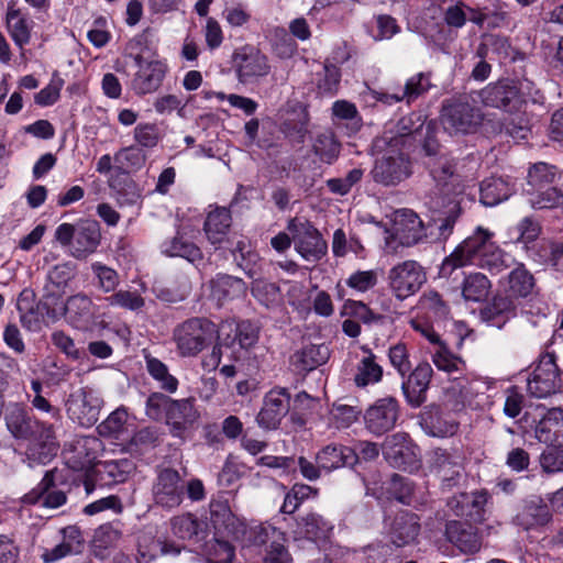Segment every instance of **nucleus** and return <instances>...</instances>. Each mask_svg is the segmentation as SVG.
Segmentation results:
<instances>
[{
	"label": "nucleus",
	"instance_id": "20",
	"mask_svg": "<svg viewBox=\"0 0 563 563\" xmlns=\"http://www.w3.org/2000/svg\"><path fill=\"white\" fill-rule=\"evenodd\" d=\"M482 101L489 107L504 109L508 112L519 110L523 103V97L516 85L498 82L483 89Z\"/></svg>",
	"mask_w": 563,
	"mask_h": 563
},
{
	"label": "nucleus",
	"instance_id": "50",
	"mask_svg": "<svg viewBox=\"0 0 563 563\" xmlns=\"http://www.w3.org/2000/svg\"><path fill=\"white\" fill-rule=\"evenodd\" d=\"M43 291L40 305L49 318L54 320L60 318L63 316L65 303L62 301V298L65 295L66 289L45 284Z\"/></svg>",
	"mask_w": 563,
	"mask_h": 563
},
{
	"label": "nucleus",
	"instance_id": "17",
	"mask_svg": "<svg viewBox=\"0 0 563 563\" xmlns=\"http://www.w3.org/2000/svg\"><path fill=\"white\" fill-rule=\"evenodd\" d=\"M427 229L430 230V235L438 240L437 230L429 228V223L426 228L418 214L412 210L402 209L395 214L394 230L402 245L410 246L427 238ZM439 241L441 240L439 239Z\"/></svg>",
	"mask_w": 563,
	"mask_h": 563
},
{
	"label": "nucleus",
	"instance_id": "40",
	"mask_svg": "<svg viewBox=\"0 0 563 563\" xmlns=\"http://www.w3.org/2000/svg\"><path fill=\"white\" fill-rule=\"evenodd\" d=\"M170 525L173 533L181 540L199 541L203 533V523L192 514L176 516Z\"/></svg>",
	"mask_w": 563,
	"mask_h": 563
},
{
	"label": "nucleus",
	"instance_id": "62",
	"mask_svg": "<svg viewBox=\"0 0 563 563\" xmlns=\"http://www.w3.org/2000/svg\"><path fill=\"white\" fill-rule=\"evenodd\" d=\"M91 269L104 292L113 291L119 285V275L113 268L97 262L91 265Z\"/></svg>",
	"mask_w": 563,
	"mask_h": 563
},
{
	"label": "nucleus",
	"instance_id": "34",
	"mask_svg": "<svg viewBox=\"0 0 563 563\" xmlns=\"http://www.w3.org/2000/svg\"><path fill=\"white\" fill-rule=\"evenodd\" d=\"M199 418V413L194 406L192 398L174 400L170 398L167 422L172 423L178 430L191 426Z\"/></svg>",
	"mask_w": 563,
	"mask_h": 563
},
{
	"label": "nucleus",
	"instance_id": "5",
	"mask_svg": "<svg viewBox=\"0 0 563 563\" xmlns=\"http://www.w3.org/2000/svg\"><path fill=\"white\" fill-rule=\"evenodd\" d=\"M382 153L377 157L371 172L375 183L384 186H396L411 175V163L400 147L388 145L384 150H375Z\"/></svg>",
	"mask_w": 563,
	"mask_h": 563
},
{
	"label": "nucleus",
	"instance_id": "51",
	"mask_svg": "<svg viewBox=\"0 0 563 563\" xmlns=\"http://www.w3.org/2000/svg\"><path fill=\"white\" fill-rule=\"evenodd\" d=\"M341 80V71L340 68L330 63L329 59L325 60L323 65L322 73L318 74L317 79V89L320 95H329L333 96L338 92Z\"/></svg>",
	"mask_w": 563,
	"mask_h": 563
},
{
	"label": "nucleus",
	"instance_id": "31",
	"mask_svg": "<svg viewBox=\"0 0 563 563\" xmlns=\"http://www.w3.org/2000/svg\"><path fill=\"white\" fill-rule=\"evenodd\" d=\"M418 313L440 323L449 319L450 307L443 300L442 296L434 290H429L422 294L417 305Z\"/></svg>",
	"mask_w": 563,
	"mask_h": 563
},
{
	"label": "nucleus",
	"instance_id": "57",
	"mask_svg": "<svg viewBox=\"0 0 563 563\" xmlns=\"http://www.w3.org/2000/svg\"><path fill=\"white\" fill-rule=\"evenodd\" d=\"M306 538L310 540H317L327 537V533L331 529L330 525L317 514H308L300 521Z\"/></svg>",
	"mask_w": 563,
	"mask_h": 563
},
{
	"label": "nucleus",
	"instance_id": "23",
	"mask_svg": "<svg viewBox=\"0 0 563 563\" xmlns=\"http://www.w3.org/2000/svg\"><path fill=\"white\" fill-rule=\"evenodd\" d=\"M54 487V472L47 471L38 483L30 493L23 497L24 504L36 505L47 509H56L66 503V495L63 490L52 489Z\"/></svg>",
	"mask_w": 563,
	"mask_h": 563
},
{
	"label": "nucleus",
	"instance_id": "64",
	"mask_svg": "<svg viewBox=\"0 0 563 563\" xmlns=\"http://www.w3.org/2000/svg\"><path fill=\"white\" fill-rule=\"evenodd\" d=\"M361 411L353 406L344 404H334L331 410V417L338 428H349L354 423Z\"/></svg>",
	"mask_w": 563,
	"mask_h": 563
},
{
	"label": "nucleus",
	"instance_id": "22",
	"mask_svg": "<svg viewBox=\"0 0 563 563\" xmlns=\"http://www.w3.org/2000/svg\"><path fill=\"white\" fill-rule=\"evenodd\" d=\"M95 314L96 306L91 298L84 292L68 297L64 303L63 316L74 328L86 329L93 322Z\"/></svg>",
	"mask_w": 563,
	"mask_h": 563
},
{
	"label": "nucleus",
	"instance_id": "25",
	"mask_svg": "<svg viewBox=\"0 0 563 563\" xmlns=\"http://www.w3.org/2000/svg\"><path fill=\"white\" fill-rule=\"evenodd\" d=\"M536 438L552 448L563 446V410L551 408L536 427Z\"/></svg>",
	"mask_w": 563,
	"mask_h": 563
},
{
	"label": "nucleus",
	"instance_id": "43",
	"mask_svg": "<svg viewBox=\"0 0 563 563\" xmlns=\"http://www.w3.org/2000/svg\"><path fill=\"white\" fill-rule=\"evenodd\" d=\"M561 177L560 172L553 165L539 162L532 165L528 172V188L530 190L543 189L554 184Z\"/></svg>",
	"mask_w": 563,
	"mask_h": 563
},
{
	"label": "nucleus",
	"instance_id": "7",
	"mask_svg": "<svg viewBox=\"0 0 563 563\" xmlns=\"http://www.w3.org/2000/svg\"><path fill=\"white\" fill-rule=\"evenodd\" d=\"M563 386L562 374L552 354L541 356L538 365L528 378L527 389L537 398H544L561 390Z\"/></svg>",
	"mask_w": 563,
	"mask_h": 563
},
{
	"label": "nucleus",
	"instance_id": "39",
	"mask_svg": "<svg viewBox=\"0 0 563 563\" xmlns=\"http://www.w3.org/2000/svg\"><path fill=\"white\" fill-rule=\"evenodd\" d=\"M353 451L346 446L330 444L317 454V463L327 472H331L351 463Z\"/></svg>",
	"mask_w": 563,
	"mask_h": 563
},
{
	"label": "nucleus",
	"instance_id": "28",
	"mask_svg": "<svg viewBox=\"0 0 563 563\" xmlns=\"http://www.w3.org/2000/svg\"><path fill=\"white\" fill-rule=\"evenodd\" d=\"M487 503V494L476 492L460 494L449 499L448 507L455 516L466 517L474 521L483 519L484 507Z\"/></svg>",
	"mask_w": 563,
	"mask_h": 563
},
{
	"label": "nucleus",
	"instance_id": "8",
	"mask_svg": "<svg viewBox=\"0 0 563 563\" xmlns=\"http://www.w3.org/2000/svg\"><path fill=\"white\" fill-rule=\"evenodd\" d=\"M101 406V398L92 389L78 388L68 396L66 412L73 421L89 428L99 420Z\"/></svg>",
	"mask_w": 563,
	"mask_h": 563
},
{
	"label": "nucleus",
	"instance_id": "14",
	"mask_svg": "<svg viewBox=\"0 0 563 563\" xmlns=\"http://www.w3.org/2000/svg\"><path fill=\"white\" fill-rule=\"evenodd\" d=\"M233 64L239 81L247 84L268 75L271 66L267 57L253 46H243L233 54Z\"/></svg>",
	"mask_w": 563,
	"mask_h": 563
},
{
	"label": "nucleus",
	"instance_id": "32",
	"mask_svg": "<svg viewBox=\"0 0 563 563\" xmlns=\"http://www.w3.org/2000/svg\"><path fill=\"white\" fill-rule=\"evenodd\" d=\"M382 450L384 457L393 467L405 466L411 454L408 435L401 432L387 437L383 442Z\"/></svg>",
	"mask_w": 563,
	"mask_h": 563
},
{
	"label": "nucleus",
	"instance_id": "6",
	"mask_svg": "<svg viewBox=\"0 0 563 563\" xmlns=\"http://www.w3.org/2000/svg\"><path fill=\"white\" fill-rule=\"evenodd\" d=\"M493 234L478 228L473 235L468 236L456 250L448 256L441 267L440 276L450 277L455 269L474 264L484 253L488 251V245H494Z\"/></svg>",
	"mask_w": 563,
	"mask_h": 563
},
{
	"label": "nucleus",
	"instance_id": "52",
	"mask_svg": "<svg viewBox=\"0 0 563 563\" xmlns=\"http://www.w3.org/2000/svg\"><path fill=\"white\" fill-rule=\"evenodd\" d=\"M146 368L150 375L159 383L162 389L168 393H175L178 387V380L174 377L166 364L155 357H146Z\"/></svg>",
	"mask_w": 563,
	"mask_h": 563
},
{
	"label": "nucleus",
	"instance_id": "44",
	"mask_svg": "<svg viewBox=\"0 0 563 563\" xmlns=\"http://www.w3.org/2000/svg\"><path fill=\"white\" fill-rule=\"evenodd\" d=\"M329 358V349L325 345H307L295 354L296 366L303 372H310L324 364Z\"/></svg>",
	"mask_w": 563,
	"mask_h": 563
},
{
	"label": "nucleus",
	"instance_id": "3",
	"mask_svg": "<svg viewBox=\"0 0 563 563\" xmlns=\"http://www.w3.org/2000/svg\"><path fill=\"white\" fill-rule=\"evenodd\" d=\"M217 325L206 318H190L175 327L173 341L183 357H194L208 347L217 335Z\"/></svg>",
	"mask_w": 563,
	"mask_h": 563
},
{
	"label": "nucleus",
	"instance_id": "58",
	"mask_svg": "<svg viewBox=\"0 0 563 563\" xmlns=\"http://www.w3.org/2000/svg\"><path fill=\"white\" fill-rule=\"evenodd\" d=\"M210 515L211 521L216 527H223L229 532H233L231 527L234 525L235 517L232 514L228 500H212L210 503Z\"/></svg>",
	"mask_w": 563,
	"mask_h": 563
},
{
	"label": "nucleus",
	"instance_id": "11",
	"mask_svg": "<svg viewBox=\"0 0 563 563\" xmlns=\"http://www.w3.org/2000/svg\"><path fill=\"white\" fill-rule=\"evenodd\" d=\"M426 279L422 266L416 261H405L388 273L390 289L401 300L417 292Z\"/></svg>",
	"mask_w": 563,
	"mask_h": 563
},
{
	"label": "nucleus",
	"instance_id": "10",
	"mask_svg": "<svg viewBox=\"0 0 563 563\" xmlns=\"http://www.w3.org/2000/svg\"><path fill=\"white\" fill-rule=\"evenodd\" d=\"M152 492L156 505L173 509L183 503L185 481L178 471L164 467L158 470Z\"/></svg>",
	"mask_w": 563,
	"mask_h": 563
},
{
	"label": "nucleus",
	"instance_id": "24",
	"mask_svg": "<svg viewBox=\"0 0 563 563\" xmlns=\"http://www.w3.org/2000/svg\"><path fill=\"white\" fill-rule=\"evenodd\" d=\"M482 394L479 383L466 377H454L445 389V398L452 404L454 410H461L464 407L475 408L478 405L476 398Z\"/></svg>",
	"mask_w": 563,
	"mask_h": 563
},
{
	"label": "nucleus",
	"instance_id": "45",
	"mask_svg": "<svg viewBox=\"0 0 563 563\" xmlns=\"http://www.w3.org/2000/svg\"><path fill=\"white\" fill-rule=\"evenodd\" d=\"M490 287V282L484 274H470L463 280L462 296L466 301L478 302L486 299Z\"/></svg>",
	"mask_w": 563,
	"mask_h": 563
},
{
	"label": "nucleus",
	"instance_id": "19",
	"mask_svg": "<svg viewBox=\"0 0 563 563\" xmlns=\"http://www.w3.org/2000/svg\"><path fill=\"white\" fill-rule=\"evenodd\" d=\"M446 540L463 554L481 551L483 538L478 529L470 522L451 520L445 525Z\"/></svg>",
	"mask_w": 563,
	"mask_h": 563
},
{
	"label": "nucleus",
	"instance_id": "46",
	"mask_svg": "<svg viewBox=\"0 0 563 563\" xmlns=\"http://www.w3.org/2000/svg\"><path fill=\"white\" fill-rule=\"evenodd\" d=\"M516 298L504 292L496 295L493 300L485 307L483 314L487 320L494 321L498 318L509 319L516 314Z\"/></svg>",
	"mask_w": 563,
	"mask_h": 563
},
{
	"label": "nucleus",
	"instance_id": "47",
	"mask_svg": "<svg viewBox=\"0 0 563 563\" xmlns=\"http://www.w3.org/2000/svg\"><path fill=\"white\" fill-rule=\"evenodd\" d=\"M529 196V203L533 209H552L563 206V190L556 187H545L543 189H526Z\"/></svg>",
	"mask_w": 563,
	"mask_h": 563
},
{
	"label": "nucleus",
	"instance_id": "12",
	"mask_svg": "<svg viewBox=\"0 0 563 563\" xmlns=\"http://www.w3.org/2000/svg\"><path fill=\"white\" fill-rule=\"evenodd\" d=\"M288 230L292 234L296 251L308 262H317L325 255L328 246L319 231L309 222L291 220Z\"/></svg>",
	"mask_w": 563,
	"mask_h": 563
},
{
	"label": "nucleus",
	"instance_id": "36",
	"mask_svg": "<svg viewBox=\"0 0 563 563\" xmlns=\"http://www.w3.org/2000/svg\"><path fill=\"white\" fill-rule=\"evenodd\" d=\"M162 253L167 256H179L190 263H197L202 260V253L192 242L185 239L181 233L167 239L161 245Z\"/></svg>",
	"mask_w": 563,
	"mask_h": 563
},
{
	"label": "nucleus",
	"instance_id": "33",
	"mask_svg": "<svg viewBox=\"0 0 563 563\" xmlns=\"http://www.w3.org/2000/svg\"><path fill=\"white\" fill-rule=\"evenodd\" d=\"M5 24L14 44L23 49L31 40V25L26 16L19 9L10 5L5 15Z\"/></svg>",
	"mask_w": 563,
	"mask_h": 563
},
{
	"label": "nucleus",
	"instance_id": "35",
	"mask_svg": "<svg viewBox=\"0 0 563 563\" xmlns=\"http://www.w3.org/2000/svg\"><path fill=\"white\" fill-rule=\"evenodd\" d=\"M431 360L434 366L449 375L463 374L466 369L465 361L453 354L442 341L433 346Z\"/></svg>",
	"mask_w": 563,
	"mask_h": 563
},
{
	"label": "nucleus",
	"instance_id": "42",
	"mask_svg": "<svg viewBox=\"0 0 563 563\" xmlns=\"http://www.w3.org/2000/svg\"><path fill=\"white\" fill-rule=\"evenodd\" d=\"M383 368L376 362V356L368 352L356 365L354 383L357 387H366L371 384L380 382Z\"/></svg>",
	"mask_w": 563,
	"mask_h": 563
},
{
	"label": "nucleus",
	"instance_id": "29",
	"mask_svg": "<svg viewBox=\"0 0 563 563\" xmlns=\"http://www.w3.org/2000/svg\"><path fill=\"white\" fill-rule=\"evenodd\" d=\"M419 530V519L415 514L400 512L393 521L390 540L398 548L405 547L416 540Z\"/></svg>",
	"mask_w": 563,
	"mask_h": 563
},
{
	"label": "nucleus",
	"instance_id": "38",
	"mask_svg": "<svg viewBox=\"0 0 563 563\" xmlns=\"http://www.w3.org/2000/svg\"><path fill=\"white\" fill-rule=\"evenodd\" d=\"M511 186L501 177H489L481 184V202L494 207L509 198Z\"/></svg>",
	"mask_w": 563,
	"mask_h": 563
},
{
	"label": "nucleus",
	"instance_id": "48",
	"mask_svg": "<svg viewBox=\"0 0 563 563\" xmlns=\"http://www.w3.org/2000/svg\"><path fill=\"white\" fill-rule=\"evenodd\" d=\"M551 519L550 509L547 505L531 501L518 514L517 520L526 530L537 526H543Z\"/></svg>",
	"mask_w": 563,
	"mask_h": 563
},
{
	"label": "nucleus",
	"instance_id": "41",
	"mask_svg": "<svg viewBox=\"0 0 563 563\" xmlns=\"http://www.w3.org/2000/svg\"><path fill=\"white\" fill-rule=\"evenodd\" d=\"M476 264L490 274L497 275L512 267L515 258L494 243V245H488V251L482 255Z\"/></svg>",
	"mask_w": 563,
	"mask_h": 563
},
{
	"label": "nucleus",
	"instance_id": "18",
	"mask_svg": "<svg viewBox=\"0 0 563 563\" xmlns=\"http://www.w3.org/2000/svg\"><path fill=\"white\" fill-rule=\"evenodd\" d=\"M431 467L442 482V486H455L463 474V459L457 451L435 449L431 455Z\"/></svg>",
	"mask_w": 563,
	"mask_h": 563
},
{
	"label": "nucleus",
	"instance_id": "15",
	"mask_svg": "<svg viewBox=\"0 0 563 563\" xmlns=\"http://www.w3.org/2000/svg\"><path fill=\"white\" fill-rule=\"evenodd\" d=\"M426 118L420 112H411L400 118L397 123L386 130L380 137L375 139L374 148L384 150L388 145L404 146L408 137L415 136L423 129Z\"/></svg>",
	"mask_w": 563,
	"mask_h": 563
},
{
	"label": "nucleus",
	"instance_id": "61",
	"mask_svg": "<svg viewBox=\"0 0 563 563\" xmlns=\"http://www.w3.org/2000/svg\"><path fill=\"white\" fill-rule=\"evenodd\" d=\"M170 397L162 393H153L146 400V415L153 420L167 419Z\"/></svg>",
	"mask_w": 563,
	"mask_h": 563
},
{
	"label": "nucleus",
	"instance_id": "13",
	"mask_svg": "<svg viewBox=\"0 0 563 563\" xmlns=\"http://www.w3.org/2000/svg\"><path fill=\"white\" fill-rule=\"evenodd\" d=\"M137 70L131 80V89L136 96H145L158 90L167 73V66L161 60H146L142 55L133 57Z\"/></svg>",
	"mask_w": 563,
	"mask_h": 563
},
{
	"label": "nucleus",
	"instance_id": "1",
	"mask_svg": "<svg viewBox=\"0 0 563 563\" xmlns=\"http://www.w3.org/2000/svg\"><path fill=\"white\" fill-rule=\"evenodd\" d=\"M429 166L437 183L423 197V205L428 210L429 228L437 230L438 239L448 240L462 214L459 196L451 194L446 188L448 179L454 177L455 167L453 162L445 156L434 158Z\"/></svg>",
	"mask_w": 563,
	"mask_h": 563
},
{
	"label": "nucleus",
	"instance_id": "49",
	"mask_svg": "<svg viewBox=\"0 0 563 563\" xmlns=\"http://www.w3.org/2000/svg\"><path fill=\"white\" fill-rule=\"evenodd\" d=\"M313 153L327 164H332L340 154V143L335 140L333 133H320L312 145Z\"/></svg>",
	"mask_w": 563,
	"mask_h": 563
},
{
	"label": "nucleus",
	"instance_id": "59",
	"mask_svg": "<svg viewBox=\"0 0 563 563\" xmlns=\"http://www.w3.org/2000/svg\"><path fill=\"white\" fill-rule=\"evenodd\" d=\"M363 169L353 168L342 178H331L327 180V187L332 194L344 196L347 195L352 187L361 181Z\"/></svg>",
	"mask_w": 563,
	"mask_h": 563
},
{
	"label": "nucleus",
	"instance_id": "63",
	"mask_svg": "<svg viewBox=\"0 0 563 563\" xmlns=\"http://www.w3.org/2000/svg\"><path fill=\"white\" fill-rule=\"evenodd\" d=\"M121 531L112 525L100 526L93 536V545L99 549H108L117 545L121 539Z\"/></svg>",
	"mask_w": 563,
	"mask_h": 563
},
{
	"label": "nucleus",
	"instance_id": "9",
	"mask_svg": "<svg viewBox=\"0 0 563 563\" xmlns=\"http://www.w3.org/2000/svg\"><path fill=\"white\" fill-rule=\"evenodd\" d=\"M400 408L396 398H379L363 415L365 429L373 435H384L395 428Z\"/></svg>",
	"mask_w": 563,
	"mask_h": 563
},
{
	"label": "nucleus",
	"instance_id": "30",
	"mask_svg": "<svg viewBox=\"0 0 563 563\" xmlns=\"http://www.w3.org/2000/svg\"><path fill=\"white\" fill-rule=\"evenodd\" d=\"M501 285L504 292L516 299L526 298L534 288V278L523 264H517Z\"/></svg>",
	"mask_w": 563,
	"mask_h": 563
},
{
	"label": "nucleus",
	"instance_id": "60",
	"mask_svg": "<svg viewBox=\"0 0 563 563\" xmlns=\"http://www.w3.org/2000/svg\"><path fill=\"white\" fill-rule=\"evenodd\" d=\"M133 136L141 147H155L159 140L161 133L155 123H140L135 126Z\"/></svg>",
	"mask_w": 563,
	"mask_h": 563
},
{
	"label": "nucleus",
	"instance_id": "16",
	"mask_svg": "<svg viewBox=\"0 0 563 563\" xmlns=\"http://www.w3.org/2000/svg\"><path fill=\"white\" fill-rule=\"evenodd\" d=\"M289 409L290 395L288 390L286 388H274L265 395L256 422L263 429L274 430L279 426Z\"/></svg>",
	"mask_w": 563,
	"mask_h": 563
},
{
	"label": "nucleus",
	"instance_id": "27",
	"mask_svg": "<svg viewBox=\"0 0 563 563\" xmlns=\"http://www.w3.org/2000/svg\"><path fill=\"white\" fill-rule=\"evenodd\" d=\"M100 227L97 221H80L77 223L71 255L76 258H82L88 254L93 253L100 243Z\"/></svg>",
	"mask_w": 563,
	"mask_h": 563
},
{
	"label": "nucleus",
	"instance_id": "26",
	"mask_svg": "<svg viewBox=\"0 0 563 563\" xmlns=\"http://www.w3.org/2000/svg\"><path fill=\"white\" fill-rule=\"evenodd\" d=\"M210 298L222 306L228 301L241 298L246 292L243 279L230 275L219 274L210 280Z\"/></svg>",
	"mask_w": 563,
	"mask_h": 563
},
{
	"label": "nucleus",
	"instance_id": "53",
	"mask_svg": "<svg viewBox=\"0 0 563 563\" xmlns=\"http://www.w3.org/2000/svg\"><path fill=\"white\" fill-rule=\"evenodd\" d=\"M251 291L253 297L267 308L276 306L280 301V289L275 283L255 279Z\"/></svg>",
	"mask_w": 563,
	"mask_h": 563
},
{
	"label": "nucleus",
	"instance_id": "2",
	"mask_svg": "<svg viewBox=\"0 0 563 563\" xmlns=\"http://www.w3.org/2000/svg\"><path fill=\"white\" fill-rule=\"evenodd\" d=\"M4 421L13 438L29 442L26 456L30 461L45 464L56 455L58 443L52 424L34 419L18 404L5 408Z\"/></svg>",
	"mask_w": 563,
	"mask_h": 563
},
{
	"label": "nucleus",
	"instance_id": "21",
	"mask_svg": "<svg viewBox=\"0 0 563 563\" xmlns=\"http://www.w3.org/2000/svg\"><path fill=\"white\" fill-rule=\"evenodd\" d=\"M432 367L423 362L410 373L408 378L402 382L401 389L407 402L413 407H420L426 401L427 389L432 376Z\"/></svg>",
	"mask_w": 563,
	"mask_h": 563
},
{
	"label": "nucleus",
	"instance_id": "4",
	"mask_svg": "<svg viewBox=\"0 0 563 563\" xmlns=\"http://www.w3.org/2000/svg\"><path fill=\"white\" fill-rule=\"evenodd\" d=\"M440 118L443 129L451 135H457L476 132L484 115L467 100L457 99L442 106Z\"/></svg>",
	"mask_w": 563,
	"mask_h": 563
},
{
	"label": "nucleus",
	"instance_id": "54",
	"mask_svg": "<svg viewBox=\"0 0 563 563\" xmlns=\"http://www.w3.org/2000/svg\"><path fill=\"white\" fill-rule=\"evenodd\" d=\"M100 466L101 472L114 483L125 482L135 470V464L130 459L106 461Z\"/></svg>",
	"mask_w": 563,
	"mask_h": 563
},
{
	"label": "nucleus",
	"instance_id": "55",
	"mask_svg": "<svg viewBox=\"0 0 563 563\" xmlns=\"http://www.w3.org/2000/svg\"><path fill=\"white\" fill-rule=\"evenodd\" d=\"M145 152L137 146L124 147L114 155V162L119 164L121 168L128 170L140 169L145 164Z\"/></svg>",
	"mask_w": 563,
	"mask_h": 563
},
{
	"label": "nucleus",
	"instance_id": "37",
	"mask_svg": "<svg viewBox=\"0 0 563 563\" xmlns=\"http://www.w3.org/2000/svg\"><path fill=\"white\" fill-rule=\"evenodd\" d=\"M231 225V213L227 208H217L209 212L205 222V232L212 244L222 243Z\"/></svg>",
	"mask_w": 563,
	"mask_h": 563
},
{
	"label": "nucleus",
	"instance_id": "56",
	"mask_svg": "<svg viewBox=\"0 0 563 563\" xmlns=\"http://www.w3.org/2000/svg\"><path fill=\"white\" fill-rule=\"evenodd\" d=\"M106 301L111 307H120L131 311L141 310L144 305V298L137 291L119 290L106 298Z\"/></svg>",
	"mask_w": 563,
	"mask_h": 563
}]
</instances>
